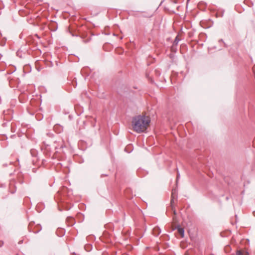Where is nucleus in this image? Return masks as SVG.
Segmentation results:
<instances>
[{
	"label": "nucleus",
	"mask_w": 255,
	"mask_h": 255,
	"mask_svg": "<svg viewBox=\"0 0 255 255\" xmlns=\"http://www.w3.org/2000/svg\"><path fill=\"white\" fill-rule=\"evenodd\" d=\"M149 123L150 120L148 117L138 116L133 119L132 126L135 131L140 133L146 130Z\"/></svg>",
	"instance_id": "nucleus-1"
},
{
	"label": "nucleus",
	"mask_w": 255,
	"mask_h": 255,
	"mask_svg": "<svg viewBox=\"0 0 255 255\" xmlns=\"http://www.w3.org/2000/svg\"><path fill=\"white\" fill-rule=\"evenodd\" d=\"M177 198L176 191L173 189L172 191V199L171 200V204H172L174 202V199Z\"/></svg>",
	"instance_id": "nucleus-2"
},
{
	"label": "nucleus",
	"mask_w": 255,
	"mask_h": 255,
	"mask_svg": "<svg viewBox=\"0 0 255 255\" xmlns=\"http://www.w3.org/2000/svg\"><path fill=\"white\" fill-rule=\"evenodd\" d=\"M178 232L179 234L181 235L182 237H184V230L183 228H178Z\"/></svg>",
	"instance_id": "nucleus-3"
},
{
	"label": "nucleus",
	"mask_w": 255,
	"mask_h": 255,
	"mask_svg": "<svg viewBox=\"0 0 255 255\" xmlns=\"http://www.w3.org/2000/svg\"><path fill=\"white\" fill-rule=\"evenodd\" d=\"M179 40L180 39L178 38V36H176L173 42V47L174 46H176L178 44Z\"/></svg>",
	"instance_id": "nucleus-4"
},
{
	"label": "nucleus",
	"mask_w": 255,
	"mask_h": 255,
	"mask_svg": "<svg viewBox=\"0 0 255 255\" xmlns=\"http://www.w3.org/2000/svg\"><path fill=\"white\" fill-rule=\"evenodd\" d=\"M236 255H244V252L242 250H237L236 252Z\"/></svg>",
	"instance_id": "nucleus-5"
},
{
	"label": "nucleus",
	"mask_w": 255,
	"mask_h": 255,
	"mask_svg": "<svg viewBox=\"0 0 255 255\" xmlns=\"http://www.w3.org/2000/svg\"><path fill=\"white\" fill-rule=\"evenodd\" d=\"M243 252H244V255H249V254L248 252L243 251Z\"/></svg>",
	"instance_id": "nucleus-6"
},
{
	"label": "nucleus",
	"mask_w": 255,
	"mask_h": 255,
	"mask_svg": "<svg viewBox=\"0 0 255 255\" xmlns=\"http://www.w3.org/2000/svg\"><path fill=\"white\" fill-rule=\"evenodd\" d=\"M179 176H180V174L179 173H177V179H178V178L179 177Z\"/></svg>",
	"instance_id": "nucleus-7"
},
{
	"label": "nucleus",
	"mask_w": 255,
	"mask_h": 255,
	"mask_svg": "<svg viewBox=\"0 0 255 255\" xmlns=\"http://www.w3.org/2000/svg\"><path fill=\"white\" fill-rule=\"evenodd\" d=\"M254 216L255 217V211L253 212Z\"/></svg>",
	"instance_id": "nucleus-8"
},
{
	"label": "nucleus",
	"mask_w": 255,
	"mask_h": 255,
	"mask_svg": "<svg viewBox=\"0 0 255 255\" xmlns=\"http://www.w3.org/2000/svg\"><path fill=\"white\" fill-rule=\"evenodd\" d=\"M223 40L222 39H220L219 41L220 42V41H222Z\"/></svg>",
	"instance_id": "nucleus-9"
},
{
	"label": "nucleus",
	"mask_w": 255,
	"mask_h": 255,
	"mask_svg": "<svg viewBox=\"0 0 255 255\" xmlns=\"http://www.w3.org/2000/svg\"><path fill=\"white\" fill-rule=\"evenodd\" d=\"M174 214H176V212L175 211H174Z\"/></svg>",
	"instance_id": "nucleus-10"
}]
</instances>
